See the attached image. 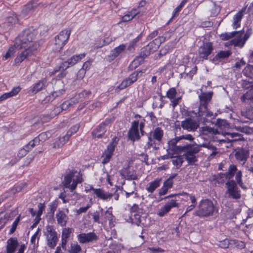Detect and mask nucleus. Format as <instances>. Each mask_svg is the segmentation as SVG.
<instances>
[{
    "instance_id": "obj_28",
    "label": "nucleus",
    "mask_w": 253,
    "mask_h": 253,
    "mask_svg": "<svg viewBox=\"0 0 253 253\" xmlns=\"http://www.w3.org/2000/svg\"><path fill=\"white\" fill-rule=\"evenodd\" d=\"M57 223L62 227L66 225L68 217L67 215L62 211H60L56 214Z\"/></svg>"
},
{
    "instance_id": "obj_62",
    "label": "nucleus",
    "mask_w": 253,
    "mask_h": 253,
    "mask_svg": "<svg viewBox=\"0 0 253 253\" xmlns=\"http://www.w3.org/2000/svg\"><path fill=\"white\" fill-rule=\"evenodd\" d=\"M14 52V48L13 47H10L5 54L3 56L4 59L6 60L11 57L13 55Z\"/></svg>"
},
{
    "instance_id": "obj_36",
    "label": "nucleus",
    "mask_w": 253,
    "mask_h": 253,
    "mask_svg": "<svg viewBox=\"0 0 253 253\" xmlns=\"http://www.w3.org/2000/svg\"><path fill=\"white\" fill-rule=\"evenodd\" d=\"M152 134L153 139L160 142L163 136V130L159 127H156L153 131L151 132Z\"/></svg>"
},
{
    "instance_id": "obj_52",
    "label": "nucleus",
    "mask_w": 253,
    "mask_h": 253,
    "mask_svg": "<svg viewBox=\"0 0 253 253\" xmlns=\"http://www.w3.org/2000/svg\"><path fill=\"white\" fill-rule=\"evenodd\" d=\"M72 230L73 229L70 228H64L62 230V238L68 239L70 237V235L72 232Z\"/></svg>"
},
{
    "instance_id": "obj_20",
    "label": "nucleus",
    "mask_w": 253,
    "mask_h": 253,
    "mask_svg": "<svg viewBox=\"0 0 253 253\" xmlns=\"http://www.w3.org/2000/svg\"><path fill=\"white\" fill-rule=\"evenodd\" d=\"M180 141L178 137L171 139L168 142V148L169 150L172 151L174 153H180L182 152L183 146L177 145L176 144Z\"/></svg>"
},
{
    "instance_id": "obj_2",
    "label": "nucleus",
    "mask_w": 253,
    "mask_h": 253,
    "mask_svg": "<svg viewBox=\"0 0 253 253\" xmlns=\"http://www.w3.org/2000/svg\"><path fill=\"white\" fill-rule=\"evenodd\" d=\"M37 32L35 30L26 29L23 31L15 39L14 44V48L20 49L26 48L29 44L34 45L32 43L35 39Z\"/></svg>"
},
{
    "instance_id": "obj_39",
    "label": "nucleus",
    "mask_w": 253,
    "mask_h": 253,
    "mask_svg": "<svg viewBox=\"0 0 253 253\" xmlns=\"http://www.w3.org/2000/svg\"><path fill=\"white\" fill-rule=\"evenodd\" d=\"M244 75L250 79H253V65H248L242 72Z\"/></svg>"
},
{
    "instance_id": "obj_23",
    "label": "nucleus",
    "mask_w": 253,
    "mask_h": 253,
    "mask_svg": "<svg viewBox=\"0 0 253 253\" xmlns=\"http://www.w3.org/2000/svg\"><path fill=\"white\" fill-rule=\"evenodd\" d=\"M19 245L17 238H10L6 242V252L5 253H14Z\"/></svg>"
},
{
    "instance_id": "obj_50",
    "label": "nucleus",
    "mask_w": 253,
    "mask_h": 253,
    "mask_svg": "<svg viewBox=\"0 0 253 253\" xmlns=\"http://www.w3.org/2000/svg\"><path fill=\"white\" fill-rule=\"evenodd\" d=\"M176 94L177 91L175 88L174 87H171L167 92L166 96L170 99H172L175 98Z\"/></svg>"
},
{
    "instance_id": "obj_21",
    "label": "nucleus",
    "mask_w": 253,
    "mask_h": 253,
    "mask_svg": "<svg viewBox=\"0 0 253 253\" xmlns=\"http://www.w3.org/2000/svg\"><path fill=\"white\" fill-rule=\"evenodd\" d=\"M126 48V45L122 44L118 47L112 50L109 55L107 57V60L111 62L117 58L121 53H122Z\"/></svg>"
},
{
    "instance_id": "obj_9",
    "label": "nucleus",
    "mask_w": 253,
    "mask_h": 253,
    "mask_svg": "<svg viewBox=\"0 0 253 253\" xmlns=\"http://www.w3.org/2000/svg\"><path fill=\"white\" fill-rule=\"evenodd\" d=\"M144 72L142 70L136 71L131 74L127 78L124 80L118 87L124 89L135 83L139 78L142 76Z\"/></svg>"
},
{
    "instance_id": "obj_14",
    "label": "nucleus",
    "mask_w": 253,
    "mask_h": 253,
    "mask_svg": "<svg viewBox=\"0 0 253 253\" xmlns=\"http://www.w3.org/2000/svg\"><path fill=\"white\" fill-rule=\"evenodd\" d=\"M199 122L188 118L185 119L181 123V126L183 129L188 131H195L199 126Z\"/></svg>"
},
{
    "instance_id": "obj_13",
    "label": "nucleus",
    "mask_w": 253,
    "mask_h": 253,
    "mask_svg": "<svg viewBox=\"0 0 253 253\" xmlns=\"http://www.w3.org/2000/svg\"><path fill=\"white\" fill-rule=\"evenodd\" d=\"M37 49V45H33L30 46L26 48L25 50L22 51L15 59V62L16 64L21 63L24 59L27 58L33 54L34 52Z\"/></svg>"
},
{
    "instance_id": "obj_30",
    "label": "nucleus",
    "mask_w": 253,
    "mask_h": 253,
    "mask_svg": "<svg viewBox=\"0 0 253 253\" xmlns=\"http://www.w3.org/2000/svg\"><path fill=\"white\" fill-rule=\"evenodd\" d=\"M162 181V178H158L151 182L149 183L148 187L146 188L147 191L150 193H153L154 191L160 186Z\"/></svg>"
},
{
    "instance_id": "obj_22",
    "label": "nucleus",
    "mask_w": 253,
    "mask_h": 253,
    "mask_svg": "<svg viewBox=\"0 0 253 253\" xmlns=\"http://www.w3.org/2000/svg\"><path fill=\"white\" fill-rule=\"evenodd\" d=\"M90 190L93 191V193L95 194L98 198L103 200L110 199L113 196V193L106 192L103 189H95L93 187H91Z\"/></svg>"
},
{
    "instance_id": "obj_12",
    "label": "nucleus",
    "mask_w": 253,
    "mask_h": 253,
    "mask_svg": "<svg viewBox=\"0 0 253 253\" xmlns=\"http://www.w3.org/2000/svg\"><path fill=\"white\" fill-rule=\"evenodd\" d=\"M111 121V119H107L104 122L97 126L92 132L93 137L98 138L102 137L106 131V126H108Z\"/></svg>"
},
{
    "instance_id": "obj_60",
    "label": "nucleus",
    "mask_w": 253,
    "mask_h": 253,
    "mask_svg": "<svg viewBox=\"0 0 253 253\" xmlns=\"http://www.w3.org/2000/svg\"><path fill=\"white\" fill-rule=\"evenodd\" d=\"M56 113H51L50 115H42V117L41 118L42 122H46L50 120L52 118L56 116Z\"/></svg>"
},
{
    "instance_id": "obj_42",
    "label": "nucleus",
    "mask_w": 253,
    "mask_h": 253,
    "mask_svg": "<svg viewBox=\"0 0 253 253\" xmlns=\"http://www.w3.org/2000/svg\"><path fill=\"white\" fill-rule=\"evenodd\" d=\"M151 53V51L149 49V47L146 46L141 49V51L137 57L142 58V61H144V59L148 56Z\"/></svg>"
},
{
    "instance_id": "obj_8",
    "label": "nucleus",
    "mask_w": 253,
    "mask_h": 253,
    "mask_svg": "<svg viewBox=\"0 0 253 253\" xmlns=\"http://www.w3.org/2000/svg\"><path fill=\"white\" fill-rule=\"evenodd\" d=\"M119 140V138L115 136L112 139V142L107 146L103 156V157H104L102 162L103 165L106 164L110 161Z\"/></svg>"
},
{
    "instance_id": "obj_35",
    "label": "nucleus",
    "mask_w": 253,
    "mask_h": 253,
    "mask_svg": "<svg viewBox=\"0 0 253 253\" xmlns=\"http://www.w3.org/2000/svg\"><path fill=\"white\" fill-rule=\"evenodd\" d=\"M21 88L20 87H14L12 90L7 93H5L0 96V101H2L6 99L16 95L20 90Z\"/></svg>"
},
{
    "instance_id": "obj_26",
    "label": "nucleus",
    "mask_w": 253,
    "mask_h": 253,
    "mask_svg": "<svg viewBox=\"0 0 253 253\" xmlns=\"http://www.w3.org/2000/svg\"><path fill=\"white\" fill-rule=\"evenodd\" d=\"M200 135L212 136L218 133L217 129L209 126H204L199 127Z\"/></svg>"
},
{
    "instance_id": "obj_59",
    "label": "nucleus",
    "mask_w": 253,
    "mask_h": 253,
    "mask_svg": "<svg viewBox=\"0 0 253 253\" xmlns=\"http://www.w3.org/2000/svg\"><path fill=\"white\" fill-rule=\"evenodd\" d=\"M165 41V37L162 36L155 39L152 41V42L154 43V44H156L157 46H158V47H159L160 45Z\"/></svg>"
},
{
    "instance_id": "obj_31",
    "label": "nucleus",
    "mask_w": 253,
    "mask_h": 253,
    "mask_svg": "<svg viewBox=\"0 0 253 253\" xmlns=\"http://www.w3.org/2000/svg\"><path fill=\"white\" fill-rule=\"evenodd\" d=\"M75 173L76 172L72 171L64 176V180L62 182L64 187L69 188L71 190L72 184H71V182L75 176Z\"/></svg>"
},
{
    "instance_id": "obj_16",
    "label": "nucleus",
    "mask_w": 253,
    "mask_h": 253,
    "mask_svg": "<svg viewBox=\"0 0 253 253\" xmlns=\"http://www.w3.org/2000/svg\"><path fill=\"white\" fill-rule=\"evenodd\" d=\"M78 240L80 243L86 244L96 241L98 237L94 232L88 233H81L77 236Z\"/></svg>"
},
{
    "instance_id": "obj_4",
    "label": "nucleus",
    "mask_w": 253,
    "mask_h": 253,
    "mask_svg": "<svg viewBox=\"0 0 253 253\" xmlns=\"http://www.w3.org/2000/svg\"><path fill=\"white\" fill-rule=\"evenodd\" d=\"M200 150V146L196 143L183 145L182 152H185L183 156L189 165H193L198 161L196 154Z\"/></svg>"
},
{
    "instance_id": "obj_46",
    "label": "nucleus",
    "mask_w": 253,
    "mask_h": 253,
    "mask_svg": "<svg viewBox=\"0 0 253 253\" xmlns=\"http://www.w3.org/2000/svg\"><path fill=\"white\" fill-rule=\"evenodd\" d=\"M228 136H230L231 138L230 140L231 142H236L237 141H240L243 140V138L242 135L238 133H229Z\"/></svg>"
},
{
    "instance_id": "obj_54",
    "label": "nucleus",
    "mask_w": 253,
    "mask_h": 253,
    "mask_svg": "<svg viewBox=\"0 0 253 253\" xmlns=\"http://www.w3.org/2000/svg\"><path fill=\"white\" fill-rule=\"evenodd\" d=\"M140 217L139 214L134 213L133 215H131L130 218L132 223L138 225L141 222Z\"/></svg>"
},
{
    "instance_id": "obj_3",
    "label": "nucleus",
    "mask_w": 253,
    "mask_h": 253,
    "mask_svg": "<svg viewBox=\"0 0 253 253\" xmlns=\"http://www.w3.org/2000/svg\"><path fill=\"white\" fill-rule=\"evenodd\" d=\"M214 211L213 202L208 199H203L200 202L194 215L201 218L207 217L212 215Z\"/></svg>"
},
{
    "instance_id": "obj_6",
    "label": "nucleus",
    "mask_w": 253,
    "mask_h": 253,
    "mask_svg": "<svg viewBox=\"0 0 253 253\" xmlns=\"http://www.w3.org/2000/svg\"><path fill=\"white\" fill-rule=\"evenodd\" d=\"M226 190L225 195L227 197L235 200L240 199L241 197V191L234 180H228L225 183Z\"/></svg>"
},
{
    "instance_id": "obj_25",
    "label": "nucleus",
    "mask_w": 253,
    "mask_h": 253,
    "mask_svg": "<svg viewBox=\"0 0 253 253\" xmlns=\"http://www.w3.org/2000/svg\"><path fill=\"white\" fill-rule=\"evenodd\" d=\"M231 54V52L230 50L220 51L213 58L212 61L215 64H217L220 61L228 58Z\"/></svg>"
},
{
    "instance_id": "obj_47",
    "label": "nucleus",
    "mask_w": 253,
    "mask_h": 253,
    "mask_svg": "<svg viewBox=\"0 0 253 253\" xmlns=\"http://www.w3.org/2000/svg\"><path fill=\"white\" fill-rule=\"evenodd\" d=\"M173 165L176 167L177 169H179L183 163V158L181 156H178L174 158L172 160Z\"/></svg>"
},
{
    "instance_id": "obj_48",
    "label": "nucleus",
    "mask_w": 253,
    "mask_h": 253,
    "mask_svg": "<svg viewBox=\"0 0 253 253\" xmlns=\"http://www.w3.org/2000/svg\"><path fill=\"white\" fill-rule=\"evenodd\" d=\"M51 136V134L49 131H46L44 132H42L38 136L40 139L42 143H43L47 139L50 138Z\"/></svg>"
},
{
    "instance_id": "obj_32",
    "label": "nucleus",
    "mask_w": 253,
    "mask_h": 253,
    "mask_svg": "<svg viewBox=\"0 0 253 253\" xmlns=\"http://www.w3.org/2000/svg\"><path fill=\"white\" fill-rule=\"evenodd\" d=\"M246 9V7L243 8L241 10L239 11L234 16V22L233 23V26L234 29H236L237 27L240 26L241 20L242 19L243 13L245 12Z\"/></svg>"
},
{
    "instance_id": "obj_61",
    "label": "nucleus",
    "mask_w": 253,
    "mask_h": 253,
    "mask_svg": "<svg viewBox=\"0 0 253 253\" xmlns=\"http://www.w3.org/2000/svg\"><path fill=\"white\" fill-rule=\"evenodd\" d=\"M74 100V101L75 102L76 104L80 102V101H82L83 100L84 98V93H83L82 92L78 94H76L74 97L72 98Z\"/></svg>"
},
{
    "instance_id": "obj_45",
    "label": "nucleus",
    "mask_w": 253,
    "mask_h": 253,
    "mask_svg": "<svg viewBox=\"0 0 253 253\" xmlns=\"http://www.w3.org/2000/svg\"><path fill=\"white\" fill-rule=\"evenodd\" d=\"M143 61H142V58H139L138 57H136L133 60L130 65L129 66V68H131V69H133L137 67L140 64L143 63Z\"/></svg>"
},
{
    "instance_id": "obj_34",
    "label": "nucleus",
    "mask_w": 253,
    "mask_h": 253,
    "mask_svg": "<svg viewBox=\"0 0 253 253\" xmlns=\"http://www.w3.org/2000/svg\"><path fill=\"white\" fill-rule=\"evenodd\" d=\"M18 21L17 15L15 13H11L10 15L6 18L4 26L12 27L14 24L17 23Z\"/></svg>"
},
{
    "instance_id": "obj_43",
    "label": "nucleus",
    "mask_w": 253,
    "mask_h": 253,
    "mask_svg": "<svg viewBox=\"0 0 253 253\" xmlns=\"http://www.w3.org/2000/svg\"><path fill=\"white\" fill-rule=\"evenodd\" d=\"M217 245L220 248L226 249L229 247V246L231 243V241H230L229 239L225 238L222 240H217Z\"/></svg>"
},
{
    "instance_id": "obj_18",
    "label": "nucleus",
    "mask_w": 253,
    "mask_h": 253,
    "mask_svg": "<svg viewBox=\"0 0 253 253\" xmlns=\"http://www.w3.org/2000/svg\"><path fill=\"white\" fill-rule=\"evenodd\" d=\"M249 155V150L242 148L235 150L234 155L237 160L243 162V164H244L248 159Z\"/></svg>"
},
{
    "instance_id": "obj_40",
    "label": "nucleus",
    "mask_w": 253,
    "mask_h": 253,
    "mask_svg": "<svg viewBox=\"0 0 253 253\" xmlns=\"http://www.w3.org/2000/svg\"><path fill=\"white\" fill-rule=\"evenodd\" d=\"M80 125L77 124L74 126H73L67 132L66 134L65 135V138H66V140H69L70 137L74 133H76L79 128H80Z\"/></svg>"
},
{
    "instance_id": "obj_7",
    "label": "nucleus",
    "mask_w": 253,
    "mask_h": 253,
    "mask_svg": "<svg viewBox=\"0 0 253 253\" xmlns=\"http://www.w3.org/2000/svg\"><path fill=\"white\" fill-rule=\"evenodd\" d=\"M244 34V32L240 31H235L232 32L229 34H225L223 36V39L228 40L231 38L236 36L238 38L234 39L232 41V43L236 46L243 47L246 41L248 40L249 37V35L246 34L244 38L242 39L241 37Z\"/></svg>"
},
{
    "instance_id": "obj_15",
    "label": "nucleus",
    "mask_w": 253,
    "mask_h": 253,
    "mask_svg": "<svg viewBox=\"0 0 253 253\" xmlns=\"http://www.w3.org/2000/svg\"><path fill=\"white\" fill-rule=\"evenodd\" d=\"M178 207L179 204L176 202L175 200H170L159 210L157 214L160 217H163L166 215L172 208Z\"/></svg>"
},
{
    "instance_id": "obj_56",
    "label": "nucleus",
    "mask_w": 253,
    "mask_h": 253,
    "mask_svg": "<svg viewBox=\"0 0 253 253\" xmlns=\"http://www.w3.org/2000/svg\"><path fill=\"white\" fill-rule=\"evenodd\" d=\"M169 52V49L167 47L162 48L159 51L158 55L155 56V59L160 58L162 56L165 55Z\"/></svg>"
},
{
    "instance_id": "obj_53",
    "label": "nucleus",
    "mask_w": 253,
    "mask_h": 253,
    "mask_svg": "<svg viewBox=\"0 0 253 253\" xmlns=\"http://www.w3.org/2000/svg\"><path fill=\"white\" fill-rule=\"evenodd\" d=\"M31 149L30 147H27V145L25 146L24 148L21 149L18 152V156L20 158H22L27 154V153L31 150Z\"/></svg>"
},
{
    "instance_id": "obj_64",
    "label": "nucleus",
    "mask_w": 253,
    "mask_h": 253,
    "mask_svg": "<svg viewBox=\"0 0 253 253\" xmlns=\"http://www.w3.org/2000/svg\"><path fill=\"white\" fill-rule=\"evenodd\" d=\"M45 207L44 204H42V203L39 204V205H38L39 211L37 212L36 218L41 216V215L43 211L45 209Z\"/></svg>"
},
{
    "instance_id": "obj_24",
    "label": "nucleus",
    "mask_w": 253,
    "mask_h": 253,
    "mask_svg": "<svg viewBox=\"0 0 253 253\" xmlns=\"http://www.w3.org/2000/svg\"><path fill=\"white\" fill-rule=\"evenodd\" d=\"M39 4L34 0H31L26 5H24L22 10V14L23 16H26L31 13Z\"/></svg>"
},
{
    "instance_id": "obj_49",
    "label": "nucleus",
    "mask_w": 253,
    "mask_h": 253,
    "mask_svg": "<svg viewBox=\"0 0 253 253\" xmlns=\"http://www.w3.org/2000/svg\"><path fill=\"white\" fill-rule=\"evenodd\" d=\"M40 144H42L40 139L38 137V136L35 137L34 139L30 141L28 144H27V147H30V148L32 149L36 145H38Z\"/></svg>"
},
{
    "instance_id": "obj_37",
    "label": "nucleus",
    "mask_w": 253,
    "mask_h": 253,
    "mask_svg": "<svg viewBox=\"0 0 253 253\" xmlns=\"http://www.w3.org/2000/svg\"><path fill=\"white\" fill-rule=\"evenodd\" d=\"M85 56V53H81L78 55H75L73 56L71 58L68 60L69 63L71 66H74L77 62L81 61L82 59L84 58Z\"/></svg>"
},
{
    "instance_id": "obj_19",
    "label": "nucleus",
    "mask_w": 253,
    "mask_h": 253,
    "mask_svg": "<svg viewBox=\"0 0 253 253\" xmlns=\"http://www.w3.org/2000/svg\"><path fill=\"white\" fill-rule=\"evenodd\" d=\"M120 172L121 175L126 179L136 180L138 179V176L136 174V171L129 166L121 169Z\"/></svg>"
},
{
    "instance_id": "obj_38",
    "label": "nucleus",
    "mask_w": 253,
    "mask_h": 253,
    "mask_svg": "<svg viewBox=\"0 0 253 253\" xmlns=\"http://www.w3.org/2000/svg\"><path fill=\"white\" fill-rule=\"evenodd\" d=\"M81 251V247L76 242L71 243L66 250L69 253H79Z\"/></svg>"
},
{
    "instance_id": "obj_41",
    "label": "nucleus",
    "mask_w": 253,
    "mask_h": 253,
    "mask_svg": "<svg viewBox=\"0 0 253 253\" xmlns=\"http://www.w3.org/2000/svg\"><path fill=\"white\" fill-rule=\"evenodd\" d=\"M69 140H66L65 136L57 138L53 143V147L59 148L63 146Z\"/></svg>"
},
{
    "instance_id": "obj_17",
    "label": "nucleus",
    "mask_w": 253,
    "mask_h": 253,
    "mask_svg": "<svg viewBox=\"0 0 253 253\" xmlns=\"http://www.w3.org/2000/svg\"><path fill=\"white\" fill-rule=\"evenodd\" d=\"M213 49L212 43L209 42L204 43L199 48L200 56L203 59H207L209 55L212 52Z\"/></svg>"
},
{
    "instance_id": "obj_11",
    "label": "nucleus",
    "mask_w": 253,
    "mask_h": 253,
    "mask_svg": "<svg viewBox=\"0 0 253 253\" xmlns=\"http://www.w3.org/2000/svg\"><path fill=\"white\" fill-rule=\"evenodd\" d=\"M71 31L68 30H62L58 35L55 38V44L57 46L56 49L60 50L64 46L67 42Z\"/></svg>"
},
{
    "instance_id": "obj_58",
    "label": "nucleus",
    "mask_w": 253,
    "mask_h": 253,
    "mask_svg": "<svg viewBox=\"0 0 253 253\" xmlns=\"http://www.w3.org/2000/svg\"><path fill=\"white\" fill-rule=\"evenodd\" d=\"M242 86L244 88L248 89L253 87V82L247 80H243Z\"/></svg>"
},
{
    "instance_id": "obj_10",
    "label": "nucleus",
    "mask_w": 253,
    "mask_h": 253,
    "mask_svg": "<svg viewBox=\"0 0 253 253\" xmlns=\"http://www.w3.org/2000/svg\"><path fill=\"white\" fill-rule=\"evenodd\" d=\"M139 121H134L131 123V125L127 132V139L132 142L139 141L141 138V135L138 129Z\"/></svg>"
},
{
    "instance_id": "obj_63",
    "label": "nucleus",
    "mask_w": 253,
    "mask_h": 253,
    "mask_svg": "<svg viewBox=\"0 0 253 253\" xmlns=\"http://www.w3.org/2000/svg\"><path fill=\"white\" fill-rule=\"evenodd\" d=\"M65 92V89H60V90H55L53 92H51V93L53 95V96L54 97V99H55L56 98L59 97L63 95Z\"/></svg>"
},
{
    "instance_id": "obj_51",
    "label": "nucleus",
    "mask_w": 253,
    "mask_h": 253,
    "mask_svg": "<svg viewBox=\"0 0 253 253\" xmlns=\"http://www.w3.org/2000/svg\"><path fill=\"white\" fill-rule=\"evenodd\" d=\"M53 88L54 90H57L64 89V84L63 82L60 80H56L54 85Z\"/></svg>"
},
{
    "instance_id": "obj_44",
    "label": "nucleus",
    "mask_w": 253,
    "mask_h": 253,
    "mask_svg": "<svg viewBox=\"0 0 253 253\" xmlns=\"http://www.w3.org/2000/svg\"><path fill=\"white\" fill-rule=\"evenodd\" d=\"M75 104V102L72 98L70 100H67L63 102L61 104L60 108L62 110H66L69 109L70 107Z\"/></svg>"
},
{
    "instance_id": "obj_57",
    "label": "nucleus",
    "mask_w": 253,
    "mask_h": 253,
    "mask_svg": "<svg viewBox=\"0 0 253 253\" xmlns=\"http://www.w3.org/2000/svg\"><path fill=\"white\" fill-rule=\"evenodd\" d=\"M19 221H20V216H18L15 219V221L13 222V223L12 225L11 229L10 230V232L9 233V234L11 235V234H13L15 231L17 226V225H18Z\"/></svg>"
},
{
    "instance_id": "obj_55",
    "label": "nucleus",
    "mask_w": 253,
    "mask_h": 253,
    "mask_svg": "<svg viewBox=\"0 0 253 253\" xmlns=\"http://www.w3.org/2000/svg\"><path fill=\"white\" fill-rule=\"evenodd\" d=\"M82 181V178L79 175L76 178V179H73L72 183L71 186V191H73L75 190L76 187L78 183H81Z\"/></svg>"
},
{
    "instance_id": "obj_1",
    "label": "nucleus",
    "mask_w": 253,
    "mask_h": 253,
    "mask_svg": "<svg viewBox=\"0 0 253 253\" xmlns=\"http://www.w3.org/2000/svg\"><path fill=\"white\" fill-rule=\"evenodd\" d=\"M212 92H202L199 95L200 105L198 112L191 111V113L195 115L198 122L201 121L206 117H211L213 113L209 109V103L211 101Z\"/></svg>"
},
{
    "instance_id": "obj_29",
    "label": "nucleus",
    "mask_w": 253,
    "mask_h": 253,
    "mask_svg": "<svg viewBox=\"0 0 253 253\" xmlns=\"http://www.w3.org/2000/svg\"><path fill=\"white\" fill-rule=\"evenodd\" d=\"M237 171V167L235 165H232L229 166L227 172L225 173H220V175L221 176V177H224L226 179L231 180L230 179L234 176Z\"/></svg>"
},
{
    "instance_id": "obj_27",
    "label": "nucleus",
    "mask_w": 253,
    "mask_h": 253,
    "mask_svg": "<svg viewBox=\"0 0 253 253\" xmlns=\"http://www.w3.org/2000/svg\"><path fill=\"white\" fill-rule=\"evenodd\" d=\"M47 86V80L45 79H43L36 83L31 88V91L32 93L36 94L45 88Z\"/></svg>"
},
{
    "instance_id": "obj_33",
    "label": "nucleus",
    "mask_w": 253,
    "mask_h": 253,
    "mask_svg": "<svg viewBox=\"0 0 253 253\" xmlns=\"http://www.w3.org/2000/svg\"><path fill=\"white\" fill-rule=\"evenodd\" d=\"M241 100L247 103H253V87L251 88L241 98Z\"/></svg>"
},
{
    "instance_id": "obj_5",
    "label": "nucleus",
    "mask_w": 253,
    "mask_h": 253,
    "mask_svg": "<svg viewBox=\"0 0 253 253\" xmlns=\"http://www.w3.org/2000/svg\"><path fill=\"white\" fill-rule=\"evenodd\" d=\"M44 235L46 237L48 247L52 249H54L59 241V237L54 227L47 225L44 231Z\"/></svg>"
}]
</instances>
